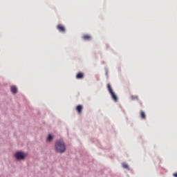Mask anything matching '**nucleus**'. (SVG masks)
<instances>
[{"label":"nucleus","instance_id":"nucleus-1","mask_svg":"<svg viewBox=\"0 0 177 177\" xmlns=\"http://www.w3.org/2000/svg\"><path fill=\"white\" fill-rule=\"evenodd\" d=\"M55 153H58L59 154H63L66 153V150H67V147L66 146V142L63 139L57 140L55 142Z\"/></svg>","mask_w":177,"mask_h":177},{"label":"nucleus","instance_id":"nucleus-2","mask_svg":"<svg viewBox=\"0 0 177 177\" xmlns=\"http://www.w3.org/2000/svg\"><path fill=\"white\" fill-rule=\"evenodd\" d=\"M107 88L113 100H114V102H118V97H117V95H115V93L113 91V88H111V85H110V84H107Z\"/></svg>","mask_w":177,"mask_h":177},{"label":"nucleus","instance_id":"nucleus-3","mask_svg":"<svg viewBox=\"0 0 177 177\" xmlns=\"http://www.w3.org/2000/svg\"><path fill=\"white\" fill-rule=\"evenodd\" d=\"M26 157H27V153H24L23 151H17L15 154V158H16V160H18V161L24 160Z\"/></svg>","mask_w":177,"mask_h":177},{"label":"nucleus","instance_id":"nucleus-4","mask_svg":"<svg viewBox=\"0 0 177 177\" xmlns=\"http://www.w3.org/2000/svg\"><path fill=\"white\" fill-rule=\"evenodd\" d=\"M10 91L12 93L16 95V93H17V87H16V86H11Z\"/></svg>","mask_w":177,"mask_h":177},{"label":"nucleus","instance_id":"nucleus-5","mask_svg":"<svg viewBox=\"0 0 177 177\" xmlns=\"http://www.w3.org/2000/svg\"><path fill=\"white\" fill-rule=\"evenodd\" d=\"M57 28L58 30H59L61 32H66V28H64V26H62L60 25H58L57 26Z\"/></svg>","mask_w":177,"mask_h":177},{"label":"nucleus","instance_id":"nucleus-6","mask_svg":"<svg viewBox=\"0 0 177 177\" xmlns=\"http://www.w3.org/2000/svg\"><path fill=\"white\" fill-rule=\"evenodd\" d=\"M76 78L77 80H82V78H84V73H77L76 75Z\"/></svg>","mask_w":177,"mask_h":177},{"label":"nucleus","instance_id":"nucleus-7","mask_svg":"<svg viewBox=\"0 0 177 177\" xmlns=\"http://www.w3.org/2000/svg\"><path fill=\"white\" fill-rule=\"evenodd\" d=\"M76 110L79 114H81V113H82V105H77Z\"/></svg>","mask_w":177,"mask_h":177},{"label":"nucleus","instance_id":"nucleus-8","mask_svg":"<svg viewBox=\"0 0 177 177\" xmlns=\"http://www.w3.org/2000/svg\"><path fill=\"white\" fill-rule=\"evenodd\" d=\"M46 140L47 142H52V140H53V136H52V134H49Z\"/></svg>","mask_w":177,"mask_h":177},{"label":"nucleus","instance_id":"nucleus-9","mask_svg":"<svg viewBox=\"0 0 177 177\" xmlns=\"http://www.w3.org/2000/svg\"><path fill=\"white\" fill-rule=\"evenodd\" d=\"M82 38L85 41H89V39H91V36H89L88 35H85L82 37Z\"/></svg>","mask_w":177,"mask_h":177},{"label":"nucleus","instance_id":"nucleus-10","mask_svg":"<svg viewBox=\"0 0 177 177\" xmlns=\"http://www.w3.org/2000/svg\"><path fill=\"white\" fill-rule=\"evenodd\" d=\"M140 116L142 120H145V118H146V114L143 112V111H140Z\"/></svg>","mask_w":177,"mask_h":177},{"label":"nucleus","instance_id":"nucleus-11","mask_svg":"<svg viewBox=\"0 0 177 177\" xmlns=\"http://www.w3.org/2000/svg\"><path fill=\"white\" fill-rule=\"evenodd\" d=\"M122 167L124 168V169H129V166L128 165V164L123 163Z\"/></svg>","mask_w":177,"mask_h":177},{"label":"nucleus","instance_id":"nucleus-12","mask_svg":"<svg viewBox=\"0 0 177 177\" xmlns=\"http://www.w3.org/2000/svg\"><path fill=\"white\" fill-rule=\"evenodd\" d=\"M135 99H138V96L137 95H135V96L132 95L131 96V100H135Z\"/></svg>","mask_w":177,"mask_h":177},{"label":"nucleus","instance_id":"nucleus-13","mask_svg":"<svg viewBox=\"0 0 177 177\" xmlns=\"http://www.w3.org/2000/svg\"><path fill=\"white\" fill-rule=\"evenodd\" d=\"M105 72H106V77L109 75V69L108 68H106L105 69Z\"/></svg>","mask_w":177,"mask_h":177},{"label":"nucleus","instance_id":"nucleus-14","mask_svg":"<svg viewBox=\"0 0 177 177\" xmlns=\"http://www.w3.org/2000/svg\"><path fill=\"white\" fill-rule=\"evenodd\" d=\"M173 176H174V177H177V173L174 174Z\"/></svg>","mask_w":177,"mask_h":177}]
</instances>
